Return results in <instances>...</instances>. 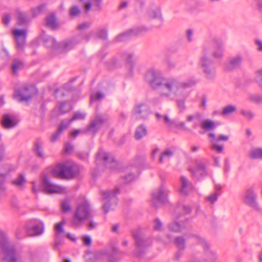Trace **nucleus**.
Instances as JSON below:
<instances>
[{"label": "nucleus", "instance_id": "nucleus-9", "mask_svg": "<svg viewBox=\"0 0 262 262\" xmlns=\"http://www.w3.org/2000/svg\"><path fill=\"white\" fill-rule=\"evenodd\" d=\"M26 234L29 236H38L43 232L42 222L37 220H31L26 227Z\"/></svg>", "mask_w": 262, "mask_h": 262}, {"label": "nucleus", "instance_id": "nucleus-12", "mask_svg": "<svg viewBox=\"0 0 262 262\" xmlns=\"http://www.w3.org/2000/svg\"><path fill=\"white\" fill-rule=\"evenodd\" d=\"M169 191L164 187L155 190L152 194V202L156 206L157 203H164L167 201Z\"/></svg>", "mask_w": 262, "mask_h": 262}, {"label": "nucleus", "instance_id": "nucleus-28", "mask_svg": "<svg viewBox=\"0 0 262 262\" xmlns=\"http://www.w3.org/2000/svg\"><path fill=\"white\" fill-rule=\"evenodd\" d=\"M174 244L179 250H184L186 248V241L182 236H177L174 240Z\"/></svg>", "mask_w": 262, "mask_h": 262}, {"label": "nucleus", "instance_id": "nucleus-26", "mask_svg": "<svg viewBox=\"0 0 262 262\" xmlns=\"http://www.w3.org/2000/svg\"><path fill=\"white\" fill-rule=\"evenodd\" d=\"M201 126L202 128L205 130H210L215 127V124L214 121L209 119H206L202 122Z\"/></svg>", "mask_w": 262, "mask_h": 262}, {"label": "nucleus", "instance_id": "nucleus-48", "mask_svg": "<svg viewBox=\"0 0 262 262\" xmlns=\"http://www.w3.org/2000/svg\"><path fill=\"white\" fill-rule=\"evenodd\" d=\"M70 106H67V103L65 102L62 103L59 106V110L61 113H64L70 110Z\"/></svg>", "mask_w": 262, "mask_h": 262}, {"label": "nucleus", "instance_id": "nucleus-22", "mask_svg": "<svg viewBox=\"0 0 262 262\" xmlns=\"http://www.w3.org/2000/svg\"><path fill=\"white\" fill-rule=\"evenodd\" d=\"M68 127V124H65L64 121H62L59 126L57 131L52 135L51 137V141L52 142L56 141L58 139L62 131L67 129Z\"/></svg>", "mask_w": 262, "mask_h": 262}, {"label": "nucleus", "instance_id": "nucleus-60", "mask_svg": "<svg viewBox=\"0 0 262 262\" xmlns=\"http://www.w3.org/2000/svg\"><path fill=\"white\" fill-rule=\"evenodd\" d=\"M98 36L100 38L105 39L106 38V33L104 30H101L98 32Z\"/></svg>", "mask_w": 262, "mask_h": 262}, {"label": "nucleus", "instance_id": "nucleus-8", "mask_svg": "<svg viewBox=\"0 0 262 262\" xmlns=\"http://www.w3.org/2000/svg\"><path fill=\"white\" fill-rule=\"evenodd\" d=\"M41 186L44 191L49 193H62L66 192V188L51 183L47 175L42 176Z\"/></svg>", "mask_w": 262, "mask_h": 262}, {"label": "nucleus", "instance_id": "nucleus-50", "mask_svg": "<svg viewBox=\"0 0 262 262\" xmlns=\"http://www.w3.org/2000/svg\"><path fill=\"white\" fill-rule=\"evenodd\" d=\"M138 33L137 32V31H135L134 30H130L129 32H125V33H122V34H121L120 35H119L118 37H117V39L119 40V41H121L123 40V38L122 37H126L127 36H128L129 34H137Z\"/></svg>", "mask_w": 262, "mask_h": 262}, {"label": "nucleus", "instance_id": "nucleus-1", "mask_svg": "<svg viewBox=\"0 0 262 262\" xmlns=\"http://www.w3.org/2000/svg\"><path fill=\"white\" fill-rule=\"evenodd\" d=\"M146 80L154 89H158L162 96L173 97L195 83L194 81L180 82L176 78L162 79L160 75L150 71L146 75Z\"/></svg>", "mask_w": 262, "mask_h": 262}, {"label": "nucleus", "instance_id": "nucleus-52", "mask_svg": "<svg viewBox=\"0 0 262 262\" xmlns=\"http://www.w3.org/2000/svg\"><path fill=\"white\" fill-rule=\"evenodd\" d=\"M201 116V115L199 113H196L193 115H190L187 116V121L188 122L192 121L195 119H199Z\"/></svg>", "mask_w": 262, "mask_h": 262}, {"label": "nucleus", "instance_id": "nucleus-25", "mask_svg": "<svg viewBox=\"0 0 262 262\" xmlns=\"http://www.w3.org/2000/svg\"><path fill=\"white\" fill-rule=\"evenodd\" d=\"M210 63V61L205 56H203L201 59V64L204 68V72L207 75H209L212 73V70L208 66Z\"/></svg>", "mask_w": 262, "mask_h": 262}, {"label": "nucleus", "instance_id": "nucleus-55", "mask_svg": "<svg viewBox=\"0 0 262 262\" xmlns=\"http://www.w3.org/2000/svg\"><path fill=\"white\" fill-rule=\"evenodd\" d=\"M177 105H178V106L181 112L183 111L186 108L185 102L184 100H178L177 101Z\"/></svg>", "mask_w": 262, "mask_h": 262}, {"label": "nucleus", "instance_id": "nucleus-21", "mask_svg": "<svg viewBox=\"0 0 262 262\" xmlns=\"http://www.w3.org/2000/svg\"><path fill=\"white\" fill-rule=\"evenodd\" d=\"M148 15L152 19H157L161 20L162 16L160 10L156 7H151L148 9Z\"/></svg>", "mask_w": 262, "mask_h": 262}, {"label": "nucleus", "instance_id": "nucleus-46", "mask_svg": "<svg viewBox=\"0 0 262 262\" xmlns=\"http://www.w3.org/2000/svg\"><path fill=\"white\" fill-rule=\"evenodd\" d=\"M156 117L158 120H160L161 118H163L165 123L167 125H170L172 124V121L167 116H162L159 113L156 114Z\"/></svg>", "mask_w": 262, "mask_h": 262}, {"label": "nucleus", "instance_id": "nucleus-32", "mask_svg": "<svg viewBox=\"0 0 262 262\" xmlns=\"http://www.w3.org/2000/svg\"><path fill=\"white\" fill-rule=\"evenodd\" d=\"M237 108L235 105H228L224 107L222 112V115L227 116L232 114L236 111Z\"/></svg>", "mask_w": 262, "mask_h": 262}, {"label": "nucleus", "instance_id": "nucleus-33", "mask_svg": "<svg viewBox=\"0 0 262 262\" xmlns=\"http://www.w3.org/2000/svg\"><path fill=\"white\" fill-rule=\"evenodd\" d=\"M205 166L204 163L199 162L196 165L195 170H191L192 173L194 175L200 174L202 175L205 171Z\"/></svg>", "mask_w": 262, "mask_h": 262}, {"label": "nucleus", "instance_id": "nucleus-51", "mask_svg": "<svg viewBox=\"0 0 262 262\" xmlns=\"http://www.w3.org/2000/svg\"><path fill=\"white\" fill-rule=\"evenodd\" d=\"M82 239L85 246H90L91 245L92 240L89 236L84 235L82 236Z\"/></svg>", "mask_w": 262, "mask_h": 262}, {"label": "nucleus", "instance_id": "nucleus-18", "mask_svg": "<svg viewBox=\"0 0 262 262\" xmlns=\"http://www.w3.org/2000/svg\"><path fill=\"white\" fill-rule=\"evenodd\" d=\"M242 61L243 57L241 55H236L232 57L226 64V69L228 70H232L237 68L241 66Z\"/></svg>", "mask_w": 262, "mask_h": 262}, {"label": "nucleus", "instance_id": "nucleus-7", "mask_svg": "<svg viewBox=\"0 0 262 262\" xmlns=\"http://www.w3.org/2000/svg\"><path fill=\"white\" fill-rule=\"evenodd\" d=\"M149 106L144 103H136L132 111V117L137 119H145L151 114Z\"/></svg>", "mask_w": 262, "mask_h": 262}, {"label": "nucleus", "instance_id": "nucleus-39", "mask_svg": "<svg viewBox=\"0 0 262 262\" xmlns=\"http://www.w3.org/2000/svg\"><path fill=\"white\" fill-rule=\"evenodd\" d=\"M248 100L254 103L258 104L262 102V97L258 95L250 94L248 96Z\"/></svg>", "mask_w": 262, "mask_h": 262}, {"label": "nucleus", "instance_id": "nucleus-17", "mask_svg": "<svg viewBox=\"0 0 262 262\" xmlns=\"http://www.w3.org/2000/svg\"><path fill=\"white\" fill-rule=\"evenodd\" d=\"M18 120L14 116L10 115H5L3 116L2 124L5 128H12L16 126Z\"/></svg>", "mask_w": 262, "mask_h": 262}, {"label": "nucleus", "instance_id": "nucleus-58", "mask_svg": "<svg viewBox=\"0 0 262 262\" xmlns=\"http://www.w3.org/2000/svg\"><path fill=\"white\" fill-rule=\"evenodd\" d=\"M183 250H179L176 252L173 256V260H179L181 257L182 255V251Z\"/></svg>", "mask_w": 262, "mask_h": 262}, {"label": "nucleus", "instance_id": "nucleus-63", "mask_svg": "<svg viewBox=\"0 0 262 262\" xmlns=\"http://www.w3.org/2000/svg\"><path fill=\"white\" fill-rule=\"evenodd\" d=\"M177 127L184 130H186L187 129V127H186L185 123L183 122H181L177 124Z\"/></svg>", "mask_w": 262, "mask_h": 262}, {"label": "nucleus", "instance_id": "nucleus-23", "mask_svg": "<svg viewBox=\"0 0 262 262\" xmlns=\"http://www.w3.org/2000/svg\"><path fill=\"white\" fill-rule=\"evenodd\" d=\"M187 226L183 223L180 224L177 221L170 223L168 225L169 229L173 232H179L182 231L184 229L186 228Z\"/></svg>", "mask_w": 262, "mask_h": 262}, {"label": "nucleus", "instance_id": "nucleus-4", "mask_svg": "<svg viewBox=\"0 0 262 262\" xmlns=\"http://www.w3.org/2000/svg\"><path fill=\"white\" fill-rule=\"evenodd\" d=\"M91 216V209L89 203L83 201L77 207L72 220L74 226H79L81 223Z\"/></svg>", "mask_w": 262, "mask_h": 262}, {"label": "nucleus", "instance_id": "nucleus-6", "mask_svg": "<svg viewBox=\"0 0 262 262\" xmlns=\"http://www.w3.org/2000/svg\"><path fill=\"white\" fill-rule=\"evenodd\" d=\"M257 193L253 188L247 189L243 194V201L244 203L252 208L254 210L259 211L260 207L257 202Z\"/></svg>", "mask_w": 262, "mask_h": 262}, {"label": "nucleus", "instance_id": "nucleus-64", "mask_svg": "<svg viewBox=\"0 0 262 262\" xmlns=\"http://www.w3.org/2000/svg\"><path fill=\"white\" fill-rule=\"evenodd\" d=\"M255 43L258 46V50L262 51V41L259 39H256Z\"/></svg>", "mask_w": 262, "mask_h": 262}, {"label": "nucleus", "instance_id": "nucleus-19", "mask_svg": "<svg viewBox=\"0 0 262 262\" xmlns=\"http://www.w3.org/2000/svg\"><path fill=\"white\" fill-rule=\"evenodd\" d=\"M181 189L180 192L184 195L187 194L192 189V186L188 179L184 176L180 178Z\"/></svg>", "mask_w": 262, "mask_h": 262}, {"label": "nucleus", "instance_id": "nucleus-13", "mask_svg": "<svg viewBox=\"0 0 262 262\" xmlns=\"http://www.w3.org/2000/svg\"><path fill=\"white\" fill-rule=\"evenodd\" d=\"M96 161L97 163L102 161L105 166L110 168H113L116 164L113 157L103 150H100L97 154Z\"/></svg>", "mask_w": 262, "mask_h": 262}, {"label": "nucleus", "instance_id": "nucleus-11", "mask_svg": "<svg viewBox=\"0 0 262 262\" xmlns=\"http://www.w3.org/2000/svg\"><path fill=\"white\" fill-rule=\"evenodd\" d=\"M132 234L136 244V255L141 256L143 252V249L148 247L150 244L143 239L142 235L139 231H133Z\"/></svg>", "mask_w": 262, "mask_h": 262}, {"label": "nucleus", "instance_id": "nucleus-42", "mask_svg": "<svg viewBox=\"0 0 262 262\" xmlns=\"http://www.w3.org/2000/svg\"><path fill=\"white\" fill-rule=\"evenodd\" d=\"M220 194V192H215L206 197V200L211 204H213Z\"/></svg>", "mask_w": 262, "mask_h": 262}, {"label": "nucleus", "instance_id": "nucleus-24", "mask_svg": "<svg viewBox=\"0 0 262 262\" xmlns=\"http://www.w3.org/2000/svg\"><path fill=\"white\" fill-rule=\"evenodd\" d=\"M78 41L76 39L64 41L61 44V48L63 51H67L75 47Z\"/></svg>", "mask_w": 262, "mask_h": 262}, {"label": "nucleus", "instance_id": "nucleus-56", "mask_svg": "<svg viewBox=\"0 0 262 262\" xmlns=\"http://www.w3.org/2000/svg\"><path fill=\"white\" fill-rule=\"evenodd\" d=\"M214 57L216 58H220L222 57L223 56V51L221 48H219L216 49L214 53H213Z\"/></svg>", "mask_w": 262, "mask_h": 262}, {"label": "nucleus", "instance_id": "nucleus-14", "mask_svg": "<svg viewBox=\"0 0 262 262\" xmlns=\"http://www.w3.org/2000/svg\"><path fill=\"white\" fill-rule=\"evenodd\" d=\"M12 33L17 42V48L22 50L25 45L27 34V30L25 29H15L13 30Z\"/></svg>", "mask_w": 262, "mask_h": 262}, {"label": "nucleus", "instance_id": "nucleus-43", "mask_svg": "<svg viewBox=\"0 0 262 262\" xmlns=\"http://www.w3.org/2000/svg\"><path fill=\"white\" fill-rule=\"evenodd\" d=\"M61 207L63 212H67L71 209L70 202L68 200L63 201L61 204Z\"/></svg>", "mask_w": 262, "mask_h": 262}, {"label": "nucleus", "instance_id": "nucleus-47", "mask_svg": "<svg viewBox=\"0 0 262 262\" xmlns=\"http://www.w3.org/2000/svg\"><path fill=\"white\" fill-rule=\"evenodd\" d=\"M104 97V95L101 93H97L95 94L92 95L91 97V101L95 100H100Z\"/></svg>", "mask_w": 262, "mask_h": 262}, {"label": "nucleus", "instance_id": "nucleus-29", "mask_svg": "<svg viewBox=\"0 0 262 262\" xmlns=\"http://www.w3.org/2000/svg\"><path fill=\"white\" fill-rule=\"evenodd\" d=\"M208 137L210 139L211 142H219L220 141H227L229 140V136L227 135H220L218 137L216 138L213 133H210L208 134Z\"/></svg>", "mask_w": 262, "mask_h": 262}, {"label": "nucleus", "instance_id": "nucleus-20", "mask_svg": "<svg viewBox=\"0 0 262 262\" xmlns=\"http://www.w3.org/2000/svg\"><path fill=\"white\" fill-rule=\"evenodd\" d=\"M248 157L252 160H262V147H258L251 149L249 151Z\"/></svg>", "mask_w": 262, "mask_h": 262}, {"label": "nucleus", "instance_id": "nucleus-61", "mask_svg": "<svg viewBox=\"0 0 262 262\" xmlns=\"http://www.w3.org/2000/svg\"><path fill=\"white\" fill-rule=\"evenodd\" d=\"M31 183L32 184V190L33 193H34L35 194H36L37 193H38L39 192V189L36 187L35 182L33 181L31 182Z\"/></svg>", "mask_w": 262, "mask_h": 262}, {"label": "nucleus", "instance_id": "nucleus-44", "mask_svg": "<svg viewBox=\"0 0 262 262\" xmlns=\"http://www.w3.org/2000/svg\"><path fill=\"white\" fill-rule=\"evenodd\" d=\"M211 149L213 150L216 151L218 153H222L223 151L224 148L221 145H219L216 144V142H211Z\"/></svg>", "mask_w": 262, "mask_h": 262}, {"label": "nucleus", "instance_id": "nucleus-16", "mask_svg": "<svg viewBox=\"0 0 262 262\" xmlns=\"http://www.w3.org/2000/svg\"><path fill=\"white\" fill-rule=\"evenodd\" d=\"M31 91H34V89L33 87L26 88L24 92L20 91L15 93L14 97L19 101H28L31 97Z\"/></svg>", "mask_w": 262, "mask_h": 262}, {"label": "nucleus", "instance_id": "nucleus-31", "mask_svg": "<svg viewBox=\"0 0 262 262\" xmlns=\"http://www.w3.org/2000/svg\"><path fill=\"white\" fill-rule=\"evenodd\" d=\"M47 25L52 29H55L57 27V23L53 14H51L47 17Z\"/></svg>", "mask_w": 262, "mask_h": 262}, {"label": "nucleus", "instance_id": "nucleus-3", "mask_svg": "<svg viewBox=\"0 0 262 262\" xmlns=\"http://www.w3.org/2000/svg\"><path fill=\"white\" fill-rule=\"evenodd\" d=\"M0 248L4 254V259L7 262H17L19 254L15 251L14 247L9 244L6 235L0 232Z\"/></svg>", "mask_w": 262, "mask_h": 262}, {"label": "nucleus", "instance_id": "nucleus-57", "mask_svg": "<svg viewBox=\"0 0 262 262\" xmlns=\"http://www.w3.org/2000/svg\"><path fill=\"white\" fill-rule=\"evenodd\" d=\"M73 150V146L70 143H68L64 145V151L67 153H70Z\"/></svg>", "mask_w": 262, "mask_h": 262}, {"label": "nucleus", "instance_id": "nucleus-5", "mask_svg": "<svg viewBox=\"0 0 262 262\" xmlns=\"http://www.w3.org/2000/svg\"><path fill=\"white\" fill-rule=\"evenodd\" d=\"M119 188L114 190H109L101 192L102 196V209L104 213H107L109 210L117 204L116 195L119 193Z\"/></svg>", "mask_w": 262, "mask_h": 262}, {"label": "nucleus", "instance_id": "nucleus-34", "mask_svg": "<svg viewBox=\"0 0 262 262\" xmlns=\"http://www.w3.org/2000/svg\"><path fill=\"white\" fill-rule=\"evenodd\" d=\"M26 180L22 174H19L18 177L12 181L13 184L18 187L23 186Z\"/></svg>", "mask_w": 262, "mask_h": 262}, {"label": "nucleus", "instance_id": "nucleus-10", "mask_svg": "<svg viewBox=\"0 0 262 262\" xmlns=\"http://www.w3.org/2000/svg\"><path fill=\"white\" fill-rule=\"evenodd\" d=\"M106 116L102 115H98L92 119L90 124L88 125L86 130L93 134L96 133L100 127L107 121Z\"/></svg>", "mask_w": 262, "mask_h": 262}, {"label": "nucleus", "instance_id": "nucleus-40", "mask_svg": "<svg viewBox=\"0 0 262 262\" xmlns=\"http://www.w3.org/2000/svg\"><path fill=\"white\" fill-rule=\"evenodd\" d=\"M85 117V114H82L81 113L77 112L76 113L74 116H73L72 118L67 121H64L65 124H68V126L70 125L71 122L74 120H82Z\"/></svg>", "mask_w": 262, "mask_h": 262}, {"label": "nucleus", "instance_id": "nucleus-27", "mask_svg": "<svg viewBox=\"0 0 262 262\" xmlns=\"http://www.w3.org/2000/svg\"><path fill=\"white\" fill-rule=\"evenodd\" d=\"M17 23L20 25H25L29 21V17L24 13L18 11L16 13Z\"/></svg>", "mask_w": 262, "mask_h": 262}, {"label": "nucleus", "instance_id": "nucleus-37", "mask_svg": "<svg viewBox=\"0 0 262 262\" xmlns=\"http://www.w3.org/2000/svg\"><path fill=\"white\" fill-rule=\"evenodd\" d=\"M101 2V0H92V3L91 2H86L84 7L85 12H87L90 11L92 5L98 8Z\"/></svg>", "mask_w": 262, "mask_h": 262}, {"label": "nucleus", "instance_id": "nucleus-15", "mask_svg": "<svg viewBox=\"0 0 262 262\" xmlns=\"http://www.w3.org/2000/svg\"><path fill=\"white\" fill-rule=\"evenodd\" d=\"M65 224L64 220L61 221L60 222L56 224L55 226V231L56 234V238L55 245L57 247L61 244V240L64 237V230L62 226Z\"/></svg>", "mask_w": 262, "mask_h": 262}, {"label": "nucleus", "instance_id": "nucleus-53", "mask_svg": "<svg viewBox=\"0 0 262 262\" xmlns=\"http://www.w3.org/2000/svg\"><path fill=\"white\" fill-rule=\"evenodd\" d=\"M257 82L259 86L262 89V69L257 72Z\"/></svg>", "mask_w": 262, "mask_h": 262}, {"label": "nucleus", "instance_id": "nucleus-45", "mask_svg": "<svg viewBox=\"0 0 262 262\" xmlns=\"http://www.w3.org/2000/svg\"><path fill=\"white\" fill-rule=\"evenodd\" d=\"M183 209V213L184 214H187L190 212L191 209L189 206L184 205L181 207H179L178 208H177L175 211V215L176 217L177 218V215L179 212L180 210Z\"/></svg>", "mask_w": 262, "mask_h": 262}, {"label": "nucleus", "instance_id": "nucleus-54", "mask_svg": "<svg viewBox=\"0 0 262 262\" xmlns=\"http://www.w3.org/2000/svg\"><path fill=\"white\" fill-rule=\"evenodd\" d=\"M154 229L155 230H160L162 228V224L159 219H156L154 223Z\"/></svg>", "mask_w": 262, "mask_h": 262}, {"label": "nucleus", "instance_id": "nucleus-62", "mask_svg": "<svg viewBox=\"0 0 262 262\" xmlns=\"http://www.w3.org/2000/svg\"><path fill=\"white\" fill-rule=\"evenodd\" d=\"M90 24H89L88 23H83L78 25V29L79 30H83L85 28H88Z\"/></svg>", "mask_w": 262, "mask_h": 262}, {"label": "nucleus", "instance_id": "nucleus-36", "mask_svg": "<svg viewBox=\"0 0 262 262\" xmlns=\"http://www.w3.org/2000/svg\"><path fill=\"white\" fill-rule=\"evenodd\" d=\"M23 62L19 60L15 59L13 61L12 65V68L13 73H16L17 70H19L23 68Z\"/></svg>", "mask_w": 262, "mask_h": 262}, {"label": "nucleus", "instance_id": "nucleus-49", "mask_svg": "<svg viewBox=\"0 0 262 262\" xmlns=\"http://www.w3.org/2000/svg\"><path fill=\"white\" fill-rule=\"evenodd\" d=\"M80 13V10L77 7L74 6L70 10V15L73 16H77Z\"/></svg>", "mask_w": 262, "mask_h": 262}, {"label": "nucleus", "instance_id": "nucleus-41", "mask_svg": "<svg viewBox=\"0 0 262 262\" xmlns=\"http://www.w3.org/2000/svg\"><path fill=\"white\" fill-rule=\"evenodd\" d=\"M35 148L37 155L39 157H43V151L41 143L39 141H36L35 143Z\"/></svg>", "mask_w": 262, "mask_h": 262}, {"label": "nucleus", "instance_id": "nucleus-2", "mask_svg": "<svg viewBox=\"0 0 262 262\" xmlns=\"http://www.w3.org/2000/svg\"><path fill=\"white\" fill-rule=\"evenodd\" d=\"M82 168L75 163L65 162L57 164L52 170L53 175L62 178H73L79 174Z\"/></svg>", "mask_w": 262, "mask_h": 262}, {"label": "nucleus", "instance_id": "nucleus-35", "mask_svg": "<svg viewBox=\"0 0 262 262\" xmlns=\"http://www.w3.org/2000/svg\"><path fill=\"white\" fill-rule=\"evenodd\" d=\"M241 114L248 120L253 119L255 116L254 113L250 110H242L241 111Z\"/></svg>", "mask_w": 262, "mask_h": 262}, {"label": "nucleus", "instance_id": "nucleus-38", "mask_svg": "<svg viewBox=\"0 0 262 262\" xmlns=\"http://www.w3.org/2000/svg\"><path fill=\"white\" fill-rule=\"evenodd\" d=\"M172 154L173 153L170 150H165L160 158V163H163L165 160L169 159L172 156Z\"/></svg>", "mask_w": 262, "mask_h": 262}, {"label": "nucleus", "instance_id": "nucleus-59", "mask_svg": "<svg viewBox=\"0 0 262 262\" xmlns=\"http://www.w3.org/2000/svg\"><path fill=\"white\" fill-rule=\"evenodd\" d=\"M136 177V176L133 174H128L125 177V179L127 182H130L132 181H133L135 178Z\"/></svg>", "mask_w": 262, "mask_h": 262}, {"label": "nucleus", "instance_id": "nucleus-30", "mask_svg": "<svg viewBox=\"0 0 262 262\" xmlns=\"http://www.w3.org/2000/svg\"><path fill=\"white\" fill-rule=\"evenodd\" d=\"M147 134L146 128L143 125H140L136 130L135 137L136 139H140Z\"/></svg>", "mask_w": 262, "mask_h": 262}]
</instances>
